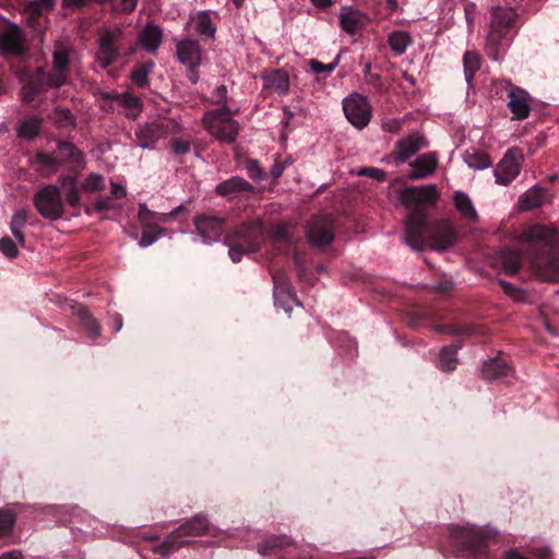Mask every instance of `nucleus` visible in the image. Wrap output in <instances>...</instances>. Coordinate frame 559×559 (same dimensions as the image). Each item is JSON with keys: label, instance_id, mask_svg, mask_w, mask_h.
<instances>
[{"label": "nucleus", "instance_id": "obj_1", "mask_svg": "<svg viewBox=\"0 0 559 559\" xmlns=\"http://www.w3.org/2000/svg\"><path fill=\"white\" fill-rule=\"evenodd\" d=\"M435 185L408 187L401 194L402 204L409 211L405 218V242L415 251H423L428 246L437 251L453 247L457 231L449 221H439L429 225L426 206L438 199Z\"/></svg>", "mask_w": 559, "mask_h": 559}, {"label": "nucleus", "instance_id": "obj_28", "mask_svg": "<svg viewBox=\"0 0 559 559\" xmlns=\"http://www.w3.org/2000/svg\"><path fill=\"white\" fill-rule=\"evenodd\" d=\"M263 80L266 88H271L280 95H285L289 91V75L283 69L272 70L263 76Z\"/></svg>", "mask_w": 559, "mask_h": 559}, {"label": "nucleus", "instance_id": "obj_51", "mask_svg": "<svg viewBox=\"0 0 559 559\" xmlns=\"http://www.w3.org/2000/svg\"><path fill=\"white\" fill-rule=\"evenodd\" d=\"M340 60H341V53H338L335 59L333 60V62L329 63V64H324L322 62H320L319 60L317 59H310L308 61V66L309 68L316 72V73H321V72H325L326 74H330L332 73L335 68L340 64Z\"/></svg>", "mask_w": 559, "mask_h": 559}, {"label": "nucleus", "instance_id": "obj_63", "mask_svg": "<svg viewBox=\"0 0 559 559\" xmlns=\"http://www.w3.org/2000/svg\"><path fill=\"white\" fill-rule=\"evenodd\" d=\"M214 97L216 98V104H223V106L226 105L227 87L225 85L217 86L214 92Z\"/></svg>", "mask_w": 559, "mask_h": 559}, {"label": "nucleus", "instance_id": "obj_53", "mask_svg": "<svg viewBox=\"0 0 559 559\" xmlns=\"http://www.w3.org/2000/svg\"><path fill=\"white\" fill-rule=\"evenodd\" d=\"M449 332L453 335L472 336L479 334V328L474 324H452L449 326Z\"/></svg>", "mask_w": 559, "mask_h": 559}, {"label": "nucleus", "instance_id": "obj_4", "mask_svg": "<svg viewBox=\"0 0 559 559\" xmlns=\"http://www.w3.org/2000/svg\"><path fill=\"white\" fill-rule=\"evenodd\" d=\"M264 239V227L260 221L245 222L228 231L224 243L229 248L233 262H240L242 257L260 250Z\"/></svg>", "mask_w": 559, "mask_h": 559}, {"label": "nucleus", "instance_id": "obj_38", "mask_svg": "<svg viewBox=\"0 0 559 559\" xmlns=\"http://www.w3.org/2000/svg\"><path fill=\"white\" fill-rule=\"evenodd\" d=\"M28 211L26 209H21L17 211L11 218L10 229L14 238L17 240L19 245L25 246V235L22 229L27 223Z\"/></svg>", "mask_w": 559, "mask_h": 559}, {"label": "nucleus", "instance_id": "obj_6", "mask_svg": "<svg viewBox=\"0 0 559 559\" xmlns=\"http://www.w3.org/2000/svg\"><path fill=\"white\" fill-rule=\"evenodd\" d=\"M231 115L227 105L219 109L210 110L203 116V127L217 140L234 143L238 136L239 124L231 118Z\"/></svg>", "mask_w": 559, "mask_h": 559}, {"label": "nucleus", "instance_id": "obj_5", "mask_svg": "<svg viewBox=\"0 0 559 559\" xmlns=\"http://www.w3.org/2000/svg\"><path fill=\"white\" fill-rule=\"evenodd\" d=\"M450 536L459 557L488 559L487 539L481 533L464 527H452L450 528Z\"/></svg>", "mask_w": 559, "mask_h": 559}, {"label": "nucleus", "instance_id": "obj_18", "mask_svg": "<svg viewBox=\"0 0 559 559\" xmlns=\"http://www.w3.org/2000/svg\"><path fill=\"white\" fill-rule=\"evenodd\" d=\"M225 218L200 214L194 217V225L203 242L218 241L224 233Z\"/></svg>", "mask_w": 559, "mask_h": 559}, {"label": "nucleus", "instance_id": "obj_10", "mask_svg": "<svg viewBox=\"0 0 559 559\" xmlns=\"http://www.w3.org/2000/svg\"><path fill=\"white\" fill-rule=\"evenodd\" d=\"M35 158L44 169L53 173L66 163L79 164L82 159V154L71 142L59 140L57 148L52 154L38 152Z\"/></svg>", "mask_w": 559, "mask_h": 559}, {"label": "nucleus", "instance_id": "obj_16", "mask_svg": "<svg viewBox=\"0 0 559 559\" xmlns=\"http://www.w3.org/2000/svg\"><path fill=\"white\" fill-rule=\"evenodd\" d=\"M502 84L509 98L508 108L513 114V119H526L531 112L530 94L511 82H502Z\"/></svg>", "mask_w": 559, "mask_h": 559}, {"label": "nucleus", "instance_id": "obj_56", "mask_svg": "<svg viewBox=\"0 0 559 559\" xmlns=\"http://www.w3.org/2000/svg\"><path fill=\"white\" fill-rule=\"evenodd\" d=\"M358 174L361 176L373 178L378 181H384L386 179L385 171L376 167H365Z\"/></svg>", "mask_w": 559, "mask_h": 559}, {"label": "nucleus", "instance_id": "obj_54", "mask_svg": "<svg viewBox=\"0 0 559 559\" xmlns=\"http://www.w3.org/2000/svg\"><path fill=\"white\" fill-rule=\"evenodd\" d=\"M0 251L9 259H14L19 254L16 243L8 236L0 239Z\"/></svg>", "mask_w": 559, "mask_h": 559}, {"label": "nucleus", "instance_id": "obj_60", "mask_svg": "<svg viewBox=\"0 0 559 559\" xmlns=\"http://www.w3.org/2000/svg\"><path fill=\"white\" fill-rule=\"evenodd\" d=\"M61 182V189L63 192L70 190L71 188H78V178L76 176H61L59 178Z\"/></svg>", "mask_w": 559, "mask_h": 559}, {"label": "nucleus", "instance_id": "obj_35", "mask_svg": "<svg viewBox=\"0 0 559 559\" xmlns=\"http://www.w3.org/2000/svg\"><path fill=\"white\" fill-rule=\"evenodd\" d=\"M70 47L62 41H56L52 52L53 70L66 73L70 68Z\"/></svg>", "mask_w": 559, "mask_h": 559}, {"label": "nucleus", "instance_id": "obj_31", "mask_svg": "<svg viewBox=\"0 0 559 559\" xmlns=\"http://www.w3.org/2000/svg\"><path fill=\"white\" fill-rule=\"evenodd\" d=\"M500 261L503 266L506 274L513 276L522 267L523 255L519 250L504 249L500 253Z\"/></svg>", "mask_w": 559, "mask_h": 559}, {"label": "nucleus", "instance_id": "obj_52", "mask_svg": "<svg viewBox=\"0 0 559 559\" xmlns=\"http://www.w3.org/2000/svg\"><path fill=\"white\" fill-rule=\"evenodd\" d=\"M116 99L126 108L140 111L142 108L141 99L131 93H122L116 96Z\"/></svg>", "mask_w": 559, "mask_h": 559}, {"label": "nucleus", "instance_id": "obj_36", "mask_svg": "<svg viewBox=\"0 0 559 559\" xmlns=\"http://www.w3.org/2000/svg\"><path fill=\"white\" fill-rule=\"evenodd\" d=\"M453 202H454L455 209L466 219H469L472 222L478 221V214L472 203V200L465 192L456 191L453 197Z\"/></svg>", "mask_w": 559, "mask_h": 559}, {"label": "nucleus", "instance_id": "obj_47", "mask_svg": "<svg viewBox=\"0 0 559 559\" xmlns=\"http://www.w3.org/2000/svg\"><path fill=\"white\" fill-rule=\"evenodd\" d=\"M105 188L104 176L95 173L90 174L81 185V189L90 193L103 191Z\"/></svg>", "mask_w": 559, "mask_h": 559}, {"label": "nucleus", "instance_id": "obj_19", "mask_svg": "<svg viewBox=\"0 0 559 559\" xmlns=\"http://www.w3.org/2000/svg\"><path fill=\"white\" fill-rule=\"evenodd\" d=\"M55 0H32L25 3L23 13L26 16V23L34 32L41 33V16L44 11L52 10Z\"/></svg>", "mask_w": 559, "mask_h": 559}, {"label": "nucleus", "instance_id": "obj_40", "mask_svg": "<svg viewBox=\"0 0 559 559\" xmlns=\"http://www.w3.org/2000/svg\"><path fill=\"white\" fill-rule=\"evenodd\" d=\"M460 346H445L441 349L439 361H438V368L444 372L453 371L456 368L457 365V349Z\"/></svg>", "mask_w": 559, "mask_h": 559}, {"label": "nucleus", "instance_id": "obj_39", "mask_svg": "<svg viewBox=\"0 0 559 559\" xmlns=\"http://www.w3.org/2000/svg\"><path fill=\"white\" fill-rule=\"evenodd\" d=\"M50 120L58 129H64L68 127H75L76 119L70 109L57 107L48 116Z\"/></svg>", "mask_w": 559, "mask_h": 559}, {"label": "nucleus", "instance_id": "obj_44", "mask_svg": "<svg viewBox=\"0 0 559 559\" xmlns=\"http://www.w3.org/2000/svg\"><path fill=\"white\" fill-rule=\"evenodd\" d=\"M272 238L277 246L285 247V250H289L293 246V236L286 224L274 226L272 229Z\"/></svg>", "mask_w": 559, "mask_h": 559}, {"label": "nucleus", "instance_id": "obj_50", "mask_svg": "<svg viewBox=\"0 0 559 559\" xmlns=\"http://www.w3.org/2000/svg\"><path fill=\"white\" fill-rule=\"evenodd\" d=\"M15 520L14 512L0 509V536L9 535L12 532Z\"/></svg>", "mask_w": 559, "mask_h": 559}, {"label": "nucleus", "instance_id": "obj_62", "mask_svg": "<svg viewBox=\"0 0 559 559\" xmlns=\"http://www.w3.org/2000/svg\"><path fill=\"white\" fill-rule=\"evenodd\" d=\"M126 194H127V191L123 186L116 183V182L111 183V192L109 195V197H111V200H114V199L120 200V199L124 198Z\"/></svg>", "mask_w": 559, "mask_h": 559}, {"label": "nucleus", "instance_id": "obj_20", "mask_svg": "<svg viewBox=\"0 0 559 559\" xmlns=\"http://www.w3.org/2000/svg\"><path fill=\"white\" fill-rule=\"evenodd\" d=\"M427 146L428 141L426 140V138L423 134L415 132L407 135L404 139H401L396 143V150L394 154L397 160L404 163L409 157L415 155L419 150Z\"/></svg>", "mask_w": 559, "mask_h": 559}, {"label": "nucleus", "instance_id": "obj_30", "mask_svg": "<svg viewBox=\"0 0 559 559\" xmlns=\"http://www.w3.org/2000/svg\"><path fill=\"white\" fill-rule=\"evenodd\" d=\"M413 171L409 177L412 179L425 178L432 174L437 166V157L433 153H428L417 157L412 164Z\"/></svg>", "mask_w": 559, "mask_h": 559}, {"label": "nucleus", "instance_id": "obj_33", "mask_svg": "<svg viewBox=\"0 0 559 559\" xmlns=\"http://www.w3.org/2000/svg\"><path fill=\"white\" fill-rule=\"evenodd\" d=\"M44 118L39 115H33L22 120L17 128V135L22 139L32 140L39 134Z\"/></svg>", "mask_w": 559, "mask_h": 559}, {"label": "nucleus", "instance_id": "obj_21", "mask_svg": "<svg viewBox=\"0 0 559 559\" xmlns=\"http://www.w3.org/2000/svg\"><path fill=\"white\" fill-rule=\"evenodd\" d=\"M177 57L179 61L187 66L192 72L199 67L200 44L193 39H185L177 44Z\"/></svg>", "mask_w": 559, "mask_h": 559}, {"label": "nucleus", "instance_id": "obj_3", "mask_svg": "<svg viewBox=\"0 0 559 559\" xmlns=\"http://www.w3.org/2000/svg\"><path fill=\"white\" fill-rule=\"evenodd\" d=\"M519 14L511 7L496 5L490 10V24L486 37L485 50L487 56L498 61L501 52L510 46L519 31Z\"/></svg>", "mask_w": 559, "mask_h": 559}, {"label": "nucleus", "instance_id": "obj_61", "mask_svg": "<svg viewBox=\"0 0 559 559\" xmlns=\"http://www.w3.org/2000/svg\"><path fill=\"white\" fill-rule=\"evenodd\" d=\"M64 82H66L64 73L57 72L56 75L47 74L48 88L49 87H60L64 84Z\"/></svg>", "mask_w": 559, "mask_h": 559}, {"label": "nucleus", "instance_id": "obj_2", "mask_svg": "<svg viewBox=\"0 0 559 559\" xmlns=\"http://www.w3.org/2000/svg\"><path fill=\"white\" fill-rule=\"evenodd\" d=\"M521 240L534 274L545 282H559V234L552 227L535 224L525 229Z\"/></svg>", "mask_w": 559, "mask_h": 559}, {"label": "nucleus", "instance_id": "obj_45", "mask_svg": "<svg viewBox=\"0 0 559 559\" xmlns=\"http://www.w3.org/2000/svg\"><path fill=\"white\" fill-rule=\"evenodd\" d=\"M409 44L411 37L405 32L396 31L389 36V45L391 49L397 55L404 53Z\"/></svg>", "mask_w": 559, "mask_h": 559}, {"label": "nucleus", "instance_id": "obj_58", "mask_svg": "<svg viewBox=\"0 0 559 559\" xmlns=\"http://www.w3.org/2000/svg\"><path fill=\"white\" fill-rule=\"evenodd\" d=\"M95 212L104 213L112 209L111 197H100L94 203Z\"/></svg>", "mask_w": 559, "mask_h": 559}, {"label": "nucleus", "instance_id": "obj_41", "mask_svg": "<svg viewBox=\"0 0 559 559\" xmlns=\"http://www.w3.org/2000/svg\"><path fill=\"white\" fill-rule=\"evenodd\" d=\"M464 160L471 168L485 169L491 165L489 155L480 150H467L464 154Z\"/></svg>", "mask_w": 559, "mask_h": 559}, {"label": "nucleus", "instance_id": "obj_24", "mask_svg": "<svg viewBox=\"0 0 559 559\" xmlns=\"http://www.w3.org/2000/svg\"><path fill=\"white\" fill-rule=\"evenodd\" d=\"M511 371L512 367L508 361L500 357L491 358L483 364L481 378L493 381L509 376Z\"/></svg>", "mask_w": 559, "mask_h": 559}, {"label": "nucleus", "instance_id": "obj_27", "mask_svg": "<svg viewBox=\"0 0 559 559\" xmlns=\"http://www.w3.org/2000/svg\"><path fill=\"white\" fill-rule=\"evenodd\" d=\"M183 211L185 206L180 205L169 213H157L151 211L145 204L142 203L139 205L138 217L142 226L157 225V222L166 223Z\"/></svg>", "mask_w": 559, "mask_h": 559}, {"label": "nucleus", "instance_id": "obj_42", "mask_svg": "<svg viewBox=\"0 0 559 559\" xmlns=\"http://www.w3.org/2000/svg\"><path fill=\"white\" fill-rule=\"evenodd\" d=\"M464 75L468 84L480 69V56L476 51H466L463 56Z\"/></svg>", "mask_w": 559, "mask_h": 559}, {"label": "nucleus", "instance_id": "obj_14", "mask_svg": "<svg viewBox=\"0 0 559 559\" xmlns=\"http://www.w3.org/2000/svg\"><path fill=\"white\" fill-rule=\"evenodd\" d=\"M523 154L520 148L511 147L495 167L496 182L501 186L510 185L520 174Z\"/></svg>", "mask_w": 559, "mask_h": 559}, {"label": "nucleus", "instance_id": "obj_57", "mask_svg": "<svg viewBox=\"0 0 559 559\" xmlns=\"http://www.w3.org/2000/svg\"><path fill=\"white\" fill-rule=\"evenodd\" d=\"M246 169L251 179H261L264 175L263 169L257 160L250 159L246 164Z\"/></svg>", "mask_w": 559, "mask_h": 559}, {"label": "nucleus", "instance_id": "obj_43", "mask_svg": "<svg viewBox=\"0 0 559 559\" xmlns=\"http://www.w3.org/2000/svg\"><path fill=\"white\" fill-rule=\"evenodd\" d=\"M197 31L200 35L206 38H214L216 27L212 22V19L206 11L199 12L197 19Z\"/></svg>", "mask_w": 559, "mask_h": 559}, {"label": "nucleus", "instance_id": "obj_23", "mask_svg": "<svg viewBox=\"0 0 559 559\" xmlns=\"http://www.w3.org/2000/svg\"><path fill=\"white\" fill-rule=\"evenodd\" d=\"M217 195L231 199L239 193L253 192V187L250 182L239 176H234L215 187Z\"/></svg>", "mask_w": 559, "mask_h": 559}, {"label": "nucleus", "instance_id": "obj_55", "mask_svg": "<svg viewBox=\"0 0 559 559\" xmlns=\"http://www.w3.org/2000/svg\"><path fill=\"white\" fill-rule=\"evenodd\" d=\"M64 199L69 206H71L75 211H80L81 207V195L80 188H71L70 190L64 192Z\"/></svg>", "mask_w": 559, "mask_h": 559}, {"label": "nucleus", "instance_id": "obj_64", "mask_svg": "<svg viewBox=\"0 0 559 559\" xmlns=\"http://www.w3.org/2000/svg\"><path fill=\"white\" fill-rule=\"evenodd\" d=\"M0 559H23V555L20 550L14 549V550L3 552L0 556Z\"/></svg>", "mask_w": 559, "mask_h": 559}, {"label": "nucleus", "instance_id": "obj_11", "mask_svg": "<svg viewBox=\"0 0 559 559\" xmlns=\"http://www.w3.org/2000/svg\"><path fill=\"white\" fill-rule=\"evenodd\" d=\"M123 32L121 28L106 29L99 36L96 61L102 69L114 66L121 56L120 41Z\"/></svg>", "mask_w": 559, "mask_h": 559}, {"label": "nucleus", "instance_id": "obj_13", "mask_svg": "<svg viewBox=\"0 0 559 559\" xmlns=\"http://www.w3.org/2000/svg\"><path fill=\"white\" fill-rule=\"evenodd\" d=\"M343 110L347 120L357 129H364L370 122L371 106L367 97L352 94L343 100Z\"/></svg>", "mask_w": 559, "mask_h": 559}, {"label": "nucleus", "instance_id": "obj_25", "mask_svg": "<svg viewBox=\"0 0 559 559\" xmlns=\"http://www.w3.org/2000/svg\"><path fill=\"white\" fill-rule=\"evenodd\" d=\"M366 15L353 8H344L340 14V23L347 34L354 35L366 25Z\"/></svg>", "mask_w": 559, "mask_h": 559}, {"label": "nucleus", "instance_id": "obj_59", "mask_svg": "<svg viewBox=\"0 0 559 559\" xmlns=\"http://www.w3.org/2000/svg\"><path fill=\"white\" fill-rule=\"evenodd\" d=\"M293 261L299 277H304L306 273V263L304 255L299 251L295 250L293 254Z\"/></svg>", "mask_w": 559, "mask_h": 559}, {"label": "nucleus", "instance_id": "obj_32", "mask_svg": "<svg viewBox=\"0 0 559 559\" xmlns=\"http://www.w3.org/2000/svg\"><path fill=\"white\" fill-rule=\"evenodd\" d=\"M292 539L285 535L282 536H267L261 540L258 545V551L260 555L273 556L278 549L290 546Z\"/></svg>", "mask_w": 559, "mask_h": 559}, {"label": "nucleus", "instance_id": "obj_37", "mask_svg": "<svg viewBox=\"0 0 559 559\" xmlns=\"http://www.w3.org/2000/svg\"><path fill=\"white\" fill-rule=\"evenodd\" d=\"M155 67V62L153 60H147L145 62L136 64L130 73V79L133 84L138 87L145 88L150 86L148 75Z\"/></svg>", "mask_w": 559, "mask_h": 559}, {"label": "nucleus", "instance_id": "obj_9", "mask_svg": "<svg viewBox=\"0 0 559 559\" xmlns=\"http://www.w3.org/2000/svg\"><path fill=\"white\" fill-rule=\"evenodd\" d=\"M306 237L308 243L318 249L331 245L335 238V221L331 214L313 216L307 224Z\"/></svg>", "mask_w": 559, "mask_h": 559}, {"label": "nucleus", "instance_id": "obj_48", "mask_svg": "<svg viewBox=\"0 0 559 559\" xmlns=\"http://www.w3.org/2000/svg\"><path fill=\"white\" fill-rule=\"evenodd\" d=\"M164 231L165 229L158 225L143 226V231L139 245L141 247L151 246Z\"/></svg>", "mask_w": 559, "mask_h": 559}, {"label": "nucleus", "instance_id": "obj_22", "mask_svg": "<svg viewBox=\"0 0 559 559\" xmlns=\"http://www.w3.org/2000/svg\"><path fill=\"white\" fill-rule=\"evenodd\" d=\"M163 36L162 27L148 22L139 34V43L147 52L156 53L163 41Z\"/></svg>", "mask_w": 559, "mask_h": 559}, {"label": "nucleus", "instance_id": "obj_29", "mask_svg": "<svg viewBox=\"0 0 559 559\" xmlns=\"http://www.w3.org/2000/svg\"><path fill=\"white\" fill-rule=\"evenodd\" d=\"M547 198V189L535 186L521 195L519 202L523 211H531L540 207Z\"/></svg>", "mask_w": 559, "mask_h": 559}, {"label": "nucleus", "instance_id": "obj_26", "mask_svg": "<svg viewBox=\"0 0 559 559\" xmlns=\"http://www.w3.org/2000/svg\"><path fill=\"white\" fill-rule=\"evenodd\" d=\"M166 133V128L162 123L152 122L147 123L135 131L139 145L141 147H152L155 142L163 138Z\"/></svg>", "mask_w": 559, "mask_h": 559}, {"label": "nucleus", "instance_id": "obj_8", "mask_svg": "<svg viewBox=\"0 0 559 559\" xmlns=\"http://www.w3.org/2000/svg\"><path fill=\"white\" fill-rule=\"evenodd\" d=\"M37 212L46 219L58 221L64 214L61 190L55 185H46L33 198Z\"/></svg>", "mask_w": 559, "mask_h": 559}, {"label": "nucleus", "instance_id": "obj_34", "mask_svg": "<svg viewBox=\"0 0 559 559\" xmlns=\"http://www.w3.org/2000/svg\"><path fill=\"white\" fill-rule=\"evenodd\" d=\"M75 314L90 337L95 340L100 335L102 328L86 307L79 305Z\"/></svg>", "mask_w": 559, "mask_h": 559}, {"label": "nucleus", "instance_id": "obj_49", "mask_svg": "<svg viewBox=\"0 0 559 559\" xmlns=\"http://www.w3.org/2000/svg\"><path fill=\"white\" fill-rule=\"evenodd\" d=\"M499 286L502 288L503 293L514 301H526L527 294L524 289L519 288L504 280H499Z\"/></svg>", "mask_w": 559, "mask_h": 559}, {"label": "nucleus", "instance_id": "obj_12", "mask_svg": "<svg viewBox=\"0 0 559 559\" xmlns=\"http://www.w3.org/2000/svg\"><path fill=\"white\" fill-rule=\"evenodd\" d=\"M23 83L20 96L23 103L31 104L35 98L48 90L47 73L39 67L34 72L22 70L19 74Z\"/></svg>", "mask_w": 559, "mask_h": 559}, {"label": "nucleus", "instance_id": "obj_15", "mask_svg": "<svg viewBox=\"0 0 559 559\" xmlns=\"http://www.w3.org/2000/svg\"><path fill=\"white\" fill-rule=\"evenodd\" d=\"M272 278L274 284L275 305L281 306L286 312L292 310L293 305H300L290 286L288 275L284 270L274 271Z\"/></svg>", "mask_w": 559, "mask_h": 559}, {"label": "nucleus", "instance_id": "obj_17", "mask_svg": "<svg viewBox=\"0 0 559 559\" xmlns=\"http://www.w3.org/2000/svg\"><path fill=\"white\" fill-rule=\"evenodd\" d=\"M28 51L21 28L12 25L0 35V53L24 58Z\"/></svg>", "mask_w": 559, "mask_h": 559}, {"label": "nucleus", "instance_id": "obj_46", "mask_svg": "<svg viewBox=\"0 0 559 559\" xmlns=\"http://www.w3.org/2000/svg\"><path fill=\"white\" fill-rule=\"evenodd\" d=\"M169 147L171 154L178 159V162L183 163L182 157L191 151V141L183 138H173L169 141Z\"/></svg>", "mask_w": 559, "mask_h": 559}, {"label": "nucleus", "instance_id": "obj_7", "mask_svg": "<svg viewBox=\"0 0 559 559\" xmlns=\"http://www.w3.org/2000/svg\"><path fill=\"white\" fill-rule=\"evenodd\" d=\"M209 525L206 516L202 514L193 516L174 531L160 545L156 546L155 552L164 557L170 555L188 544V542L181 540L182 537L204 535L209 531Z\"/></svg>", "mask_w": 559, "mask_h": 559}]
</instances>
